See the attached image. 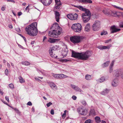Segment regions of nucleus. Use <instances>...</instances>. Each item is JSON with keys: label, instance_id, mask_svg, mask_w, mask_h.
I'll return each mask as SVG.
<instances>
[{"label": "nucleus", "instance_id": "1", "mask_svg": "<svg viewBox=\"0 0 123 123\" xmlns=\"http://www.w3.org/2000/svg\"><path fill=\"white\" fill-rule=\"evenodd\" d=\"M92 55L91 52L87 50L85 52L81 53L75 52L74 51H72V56L82 60H86Z\"/></svg>", "mask_w": 123, "mask_h": 123}, {"label": "nucleus", "instance_id": "2", "mask_svg": "<svg viewBox=\"0 0 123 123\" xmlns=\"http://www.w3.org/2000/svg\"><path fill=\"white\" fill-rule=\"evenodd\" d=\"M37 25V22H34L26 27L25 30L27 34L31 36H36L38 32Z\"/></svg>", "mask_w": 123, "mask_h": 123}, {"label": "nucleus", "instance_id": "3", "mask_svg": "<svg viewBox=\"0 0 123 123\" xmlns=\"http://www.w3.org/2000/svg\"><path fill=\"white\" fill-rule=\"evenodd\" d=\"M51 28L53 29V31H49L48 33L50 37H57L58 35L61 33L62 28L60 27L57 23L54 24Z\"/></svg>", "mask_w": 123, "mask_h": 123}, {"label": "nucleus", "instance_id": "4", "mask_svg": "<svg viewBox=\"0 0 123 123\" xmlns=\"http://www.w3.org/2000/svg\"><path fill=\"white\" fill-rule=\"evenodd\" d=\"M74 6L75 7L78 8L80 10L85 12L82 14V18H83L84 19L86 17H91V13L89 9L84 8L82 6H80L74 5Z\"/></svg>", "mask_w": 123, "mask_h": 123}, {"label": "nucleus", "instance_id": "5", "mask_svg": "<svg viewBox=\"0 0 123 123\" xmlns=\"http://www.w3.org/2000/svg\"><path fill=\"white\" fill-rule=\"evenodd\" d=\"M84 38V37L82 36H74L71 37L70 40L71 42L75 44L80 42Z\"/></svg>", "mask_w": 123, "mask_h": 123}, {"label": "nucleus", "instance_id": "6", "mask_svg": "<svg viewBox=\"0 0 123 123\" xmlns=\"http://www.w3.org/2000/svg\"><path fill=\"white\" fill-rule=\"evenodd\" d=\"M71 28L74 31L79 32H81L82 29L81 25L79 23L73 24Z\"/></svg>", "mask_w": 123, "mask_h": 123}, {"label": "nucleus", "instance_id": "7", "mask_svg": "<svg viewBox=\"0 0 123 123\" xmlns=\"http://www.w3.org/2000/svg\"><path fill=\"white\" fill-rule=\"evenodd\" d=\"M103 12L106 15H111L114 17L118 16L117 12L115 11H112L109 10H103Z\"/></svg>", "mask_w": 123, "mask_h": 123}, {"label": "nucleus", "instance_id": "8", "mask_svg": "<svg viewBox=\"0 0 123 123\" xmlns=\"http://www.w3.org/2000/svg\"><path fill=\"white\" fill-rule=\"evenodd\" d=\"M100 22L99 21H96L92 25L93 30L95 31L98 30L100 28Z\"/></svg>", "mask_w": 123, "mask_h": 123}, {"label": "nucleus", "instance_id": "9", "mask_svg": "<svg viewBox=\"0 0 123 123\" xmlns=\"http://www.w3.org/2000/svg\"><path fill=\"white\" fill-rule=\"evenodd\" d=\"M67 16L68 18L72 20L77 19L78 17V15L76 13L69 14H68Z\"/></svg>", "mask_w": 123, "mask_h": 123}, {"label": "nucleus", "instance_id": "10", "mask_svg": "<svg viewBox=\"0 0 123 123\" xmlns=\"http://www.w3.org/2000/svg\"><path fill=\"white\" fill-rule=\"evenodd\" d=\"M78 111L80 114L83 116L86 115L88 113L86 109L81 108H78Z\"/></svg>", "mask_w": 123, "mask_h": 123}, {"label": "nucleus", "instance_id": "11", "mask_svg": "<svg viewBox=\"0 0 123 123\" xmlns=\"http://www.w3.org/2000/svg\"><path fill=\"white\" fill-rule=\"evenodd\" d=\"M110 30L111 33H112L119 31L120 30V29H117L115 26L113 25L111 27Z\"/></svg>", "mask_w": 123, "mask_h": 123}, {"label": "nucleus", "instance_id": "12", "mask_svg": "<svg viewBox=\"0 0 123 123\" xmlns=\"http://www.w3.org/2000/svg\"><path fill=\"white\" fill-rule=\"evenodd\" d=\"M54 12H55V14L56 20L57 22H58L59 21L60 15L58 12L57 11H54Z\"/></svg>", "mask_w": 123, "mask_h": 123}, {"label": "nucleus", "instance_id": "13", "mask_svg": "<svg viewBox=\"0 0 123 123\" xmlns=\"http://www.w3.org/2000/svg\"><path fill=\"white\" fill-rule=\"evenodd\" d=\"M112 85L114 87H116L118 85V80L117 78L114 79L112 82Z\"/></svg>", "mask_w": 123, "mask_h": 123}, {"label": "nucleus", "instance_id": "14", "mask_svg": "<svg viewBox=\"0 0 123 123\" xmlns=\"http://www.w3.org/2000/svg\"><path fill=\"white\" fill-rule=\"evenodd\" d=\"M60 40V39L59 38H50L48 40V41L51 43H54Z\"/></svg>", "mask_w": 123, "mask_h": 123}, {"label": "nucleus", "instance_id": "15", "mask_svg": "<svg viewBox=\"0 0 123 123\" xmlns=\"http://www.w3.org/2000/svg\"><path fill=\"white\" fill-rule=\"evenodd\" d=\"M71 86L73 89L75 90L76 91L80 92H81V90L78 86L72 84L71 85Z\"/></svg>", "mask_w": 123, "mask_h": 123}, {"label": "nucleus", "instance_id": "16", "mask_svg": "<svg viewBox=\"0 0 123 123\" xmlns=\"http://www.w3.org/2000/svg\"><path fill=\"white\" fill-rule=\"evenodd\" d=\"M110 90L107 89H105L100 92V94L102 95H105L108 93Z\"/></svg>", "mask_w": 123, "mask_h": 123}, {"label": "nucleus", "instance_id": "17", "mask_svg": "<svg viewBox=\"0 0 123 123\" xmlns=\"http://www.w3.org/2000/svg\"><path fill=\"white\" fill-rule=\"evenodd\" d=\"M114 63V61H112L111 63L110 66L109 72L110 73H111L113 71V67Z\"/></svg>", "mask_w": 123, "mask_h": 123}, {"label": "nucleus", "instance_id": "18", "mask_svg": "<svg viewBox=\"0 0 123 123\" xmlns=\"http://www.w3.org/2000/svg\"><path fill=\"white\" fill-rule=\"evenodd\" d=\"M68 52V49L67 47H66L65 49L63 51L62 55L63 56V57H66L67 55Z\"/></svg>", "mask_w": 123, "mask_h": 123}, {"label": "nucleus", "instance_id": "19", "mask_svg": "<svg viewBox=\"0 0 123 123\" xmlns=\"http://www.w3.org/2000/svg\"><path fill=\"white\" fill-rule=\"evenodd\" d=\"M105 78L104 76L102 77L99 79L97 80H96L97 82L100 83H102L105 81Z\"/></svg>", "mask_w": 123, "mask_h": 123}, {"label": "nucleus", "instance_id": "20", "mask_svg": "<svg viewBox=\"0 0 123 123\" xmlns=\"http://www.w3.org/2000/svg\"><path fill=\"white\" fill-rule=\"evenodd\" d=\"M117 70L120 74H121V78L123 79V70L121 68L117 69Z\"/></svg>", "mask_w": 123, "mask_h": 123}, {"label": "nucleus", "instance_id": "21", "mask_svg": "<svg viewBox=\"0 0 123 123\" xmlns=\"http://www.w3.org/2000/svg\"><path fill=\"white\" fill-rule=\"evenodd\" d=\"M91 75L88 74H86L85 76V79L87 80H90L93 79Z\"/></svg>", "mask_w": 123, "mask_h": 123}, {"label": "nucleus", "instance_id": "22", "mask_svg": "<svg viewBox=\"0 0 123 123\" xmlns=\"http://www.w3.org/2000/svg\"><path fill=\"white\" fill-rule=\"evenodd\" d=\"M59 79H61L63 78H66L68 77V76L66 75H64L63 74H59Z\"/></svg>", "mask_w": 123, "mask_h": 123}, {"label": "nucleus", "instance_id": "23", "mask_svg": "<svg viewBox=\"0 0 123 123\" xmlns=\"http://www.w3.org/2000/svg\"><path fill=\"white\" fill-rule=\"evenodd\" d=\"M110 61H108L104 63L102 65V67L103 68H104L108 66L109 63Z\"/></svg>", "mask_w": 123, "mask_h": 123}, {"label": "nucleus", "instance_id": "24", "mask_svg": "<svg viewBox=\"0 0 123 123\" xmlns=\"http://www.w3.org/2000/svg\"><path fill=\"white\" fill-rule=\"evenodd\" d=\"M90 30V26L89 23L86 26L85 28V30L86 31H88Z\"/></svg>", "mask_w": 123, "mask_h": 123}, {"label": "nucleus", "instance_id": "25", "mask_svg": "<svg viewBox=\"0 0 123 123\" xmlns=\"http://www.w3.org/2000/svg\"><path fill=\"white\" fill-rule=\"evenodd\" d=\"M61 5V3L56 4L54 8L56 9H60Z\"/></svg>", "mask_w": 123, "mask_h": 123}, {"label": "nucleus", "instance_id": "26", "mask_svg": "<svg viewBox=\"0 0 123 123\" xmlns=\"http://www.w3.org/2000/svg\"><path fill=\"white\" fill-rule=\"evenodd\" d=\"M82 2L86 4L88 3H91L92 2L91 0H81Z\"/></svg>", "mask_w": 123, "mask_h": 123}, {"label": "nucleus", "instance_id": "27", "mask_svg": "<svg viewBox=\"0 0 123 123\" xmlns=\"http://www.w3.org/2000/svg\"><path fill=\"white\" fill-rule=\"evenodd\" d=\"M90 17H86L84 19L83 18H82L83 21L85 23H86L88 22L90 19Z\"/></svg>", "mask_w": 123, "mask_h": 123}, {"label": "nucleus", "instance_id": "28", "mask_svg": "<svg viewBox=\"0 0 123 123\" xmlns=\"http://www.w3.org/2000/svg\"><path fill=\"white\" fill-rule=\"evenodd\" d=\"M57 46H55L52 48H50V51H55V50L57 49Z\"/></svg>", "mask_w": 123, "mask_h": 123}, {"label": "nucleus", "instance_id": "29", "mask_svg": "<svg viewBox=\"0 0 123 123\" xmlns=\"http://www.w3.org/2000/svg\"><path fill=\"white\" fill-rule=\"evenodd\" d=\"M18 79L20 82L21 83L24 82H25L24 79L21 76L19 77L18 78Z\"/></svg>", "mask_w": 123, "mask_h": 123}, {"label": "nucleus", "instance_id": "30", "mask_svg": "<svg viewBox=\"0 0 123 123\" xmlns=\"http://www.w3.org/2000/svg\"><path fill=\"white\" fill-rule=\"evenodd\" d=\"M95 120L96 122L97 123H99L100 122V118L99 117H96L95 118Z\"/></svg>", "mask_w": 123, "mask_h": 123}, {"label": "nucleus", "instance_id": "31", "mask_svg": "<svg viewBox=\"0 0 123 123\" xmlns=\"http://www.w3.org/2000/svg\"><path fill=\"white\" fill-rule=\"evenodd\" d=\"M59 74H52V76L55 78L57 79H59Z\"/></svg>", "mask_w": 123, "mask_h": 123}, {"label": "nucleus", "instance_id": "32", "mask_svg": "<svg viewBox=\"0 0 123 123\" xmlns=\"http://www.w3.org/2000/svg\"><path fill=\"white\" fill-rule=\"evenodd\" d=\"M49 85L52 88H54L56 86V85L54 83L51 82L49 83Z\"/></svg>", "mask_w": 123, "mask_h": 123}, {"label": "nucleus", "instance_id": "33", "mask_svg": "<svg viewBox=\"0 0 123 123\" xmlns=\"http://www.w3.org/2000/svg\"><path fill=\"white\" fill-rule=\"evenodd\" d=\"M22 64H23L27 66L29 65L30 64L29 62L27 61L22 62Z\"/></svg>", "mask_w": 123, "mask_h": 123}, {"label": "nucleus", "instance_id": "34", "mask_svg": "<svg viewBox=\"0 0 123 123\" xmlns=\"http://www.w3.org/2000/svg\"><path fill=\"white\" fill-rule=\"evenodd\" d=\"M70 61V60H68L67 59H62L60 60V61L62 62H66L68 61Z\"/></svg>", "mask_w": 123, "mask_h": 123}, {"label": "nucleus", "instance_id": "35", "mask_svg": "<svg viewBox=\"0 0 123 123\" xmlns=\"http://www.w3.org/2000/svg\"><path fill=\"white\" fill-rule=\"evenodd\" d=\"M111 44L109 45L106 46H104V49H110V48L111 46Z\"/></svg>", "mask_w": 123, "mask_h": 123}, {"label": "nucleus", "instance_id": "36", "mask_svg": "<svg viewBox=\"0 0 123 123\" xmlns=\"http://www.w3.org/2000/svg\"><path fill=\"white\" fill-rule=\"evenodd\" d=\"M107 34V32L106 31H103L101 34V35H106Z\"/></svg>", "mask_w": 123, "mask_h": 123}, {"label": "nucleus", "instance_id": "37", "mask_svg": "<svg viewBox=\"0 0 123 123\" xmlns=\"http://www.w3.org/2000/svg\"><path fill=\"white\" fill-rule=\"evenodd\" d=\"M95 111L94 109L91 110L90 112V115H93L94 114Z\"/></svg>", "mask_w": 123, "mask_h": 123}, {"label": "nucleus", "instance_id": "38", "mask_svg": "<svg viewBox=\"0 0 123 123\" xmlns=\"http://www.w3.org/2000/svg\"><path fill=\"white\" fill-rule=\"evenodd\" d=\"M104 46H103V45H100V46H98V47H97V48L101 49V50H103V49H104Z\"/></svg>", "mask_w": 123, "mask_h": 123}, {"label": "nucleus", "instance_id": "39", "mask_svg": "<svg viewBox=\"0 0 123 123\" xmlns=\"http://www.w3.org/2000/svg\"><path fill=\"white\" fill-rule=\"evenodd\" d=\"M49 54L51 56V57H54V56H53V55H52V53H53L54 52V51H50V48L49 49Z\"/></svg>", "mask_w": 123, "mask_h": 123}, {"label": "nucleus", "instance_id": "40", "mask_svg": "<svg viewBox=\"0 0 123 123\" xmlns=\"http://www.w3.org/2000/svg\"><path fill=\"white\" fill-rule=\"evenodd\" d=\"M114 6L115 8H116L117 9L123 11V8H122L121 7L117 6L115 5Z\"/></svg>", "mask_w": 123, "mask_h": 123}, {"label": "nucleus", "instance_id": "41", "mask_svg": "<svg viewBox=\"0 0 123 123\" xmlns=\"http://www.w3.org/2000/svg\"><path fill=\"white\" fill-rule=\"evenodd\" d=\"M84 123H92L91 120L89 119L86 120Z\"/></svg>", "mask_w": 123, "mask_h": 123}, {"label": "nucleus", "instance_id": "42", "mask_svg": "<svg viewBox=\"0 0 123 123\" xmlns=\"http://www.w3.org/2000/svg\"><path fill=\"white\" fill-rule=\"evenodd\" d=\"M115 75L116 77H118L119 75H120L119 74V73L117 71V70H116V73L115 74Z\"/></svg>", "mask_w": 123, "mask_h": 123}, {"label": "nucleus", "instance_id": "43", "mask_svg": "<svg viewBox=\"0 0 123 123\" xmlns=\"http://www.w3.org/2000/svg\"><path fill=\"white\" fill-rule=\"evenodd\" d=\"M9 86L10 88L12 89H13L14 87V85L12 83L10 84L9 85Z\"/></svg>", "mask_w": 123, "mask_h": 123}, {"label": "nucleus", "instance_id": "44", "mask_svg": "<svg viewBox=\"0 0 123 123\" xmlns=\"http://www.w3.org/2000/svg\"><path fill=\"white\" fill-rule=\"evenodd\" d=\"M52 103H51L50 102H49L48 103H47L46 104V105L48 107H49L50 105H52Z\"/></svg>", "mask_w": 123, "mask_h": 123}, {"label": "nucleus", "instance_id": "45", "mask_svg": "<svg viewBox=\"0 0 123 123\" xmlns=\"http://www.w3.org/2000/svg\"><path fill=\"white\" fill-rule=\"evenodd\" d=\"M82 104L84 105H86V102L85 100H82L81 102Z\"/></svg>", "mask_w": 123, "mask_h": 123}, {"label": "nucleus", "instance_id": "46", "mask_svg": "<svg viewBox=\"0 0 123 123\" xmlns=\"http://www.w3.org/2000/svg\"><path fill=\"white\" fill-rule=\"evenodd\" d=\"M8 69H6L5 71V73L6 75H7L8 74Z\"/></svg>", "mask_w": 123, "mask_h": 123}, {"label": "nucleus", "instance_id": "47", "mask_svg": "<svg viewBox=\"0 0 123 123\" xmlns=\"http://www.w3.org/2000/svg\"><path fill=\"white\" fill-rule=\"evenodd\" d=\"M55 1L56 4L61 3L60 0H55Z\"/></svg>", "mask_w": 123, "mask_h": 123}, {"label": "nucleus", "instance_id": "48", "mask_svg": "<svg viewBox=\"0 0 123 123\" xmlns=\"http://www.w3.org/2000/svg\"><path fill=\"white\" fill-rule=\"evenodd\" d=\"M16 30L18 32H20L21 31L20 29L19 28H16Z\"/></svg>", "mask_w": 123, "mask_h": 123}, {"label": "nucleus", "instance_id": "49", "mask_svg": "<svg viewBox=\"0 0 123 123\" xmlns=\"http://www.w3.org/2000/svg\"><path fill=\"white\" fill-rule=\"evenodd\" d=\"M72 98L74 100H75L77 98V97L73 95L72 97Z\"/></svg>", "mask_w": 123, "mask_h": 123}, {"label": "nucleus", "instance_id": "50", "mask_svg": "<svg viewBox=\"0 0 123 123\" xmlns=\"http://www.w3.org/2000/svg\"><path fill=\"white\" fill-rule=\"evenodd\" d=\"M51 114L52 115H53L54 114V110L53 109H52L50 111Z\"/></svg>", "mask_w": 123, "mask_h": 123}, {"label": "nucleus", "instance_id": "51", "mask_svg": "<svg viewBox=\"0 0 123 123\" xmlns=\"http://www.w3.org/2000/svg\"><path fill=\"white\" fill-rule=\"evenodd\" d=\"M66 114L65 113H64L62 115V116L63 118H64L66 117Z\"/></svg>", "mask_w": 123, "mask_h": 123}, {"label": "nucleus", "instance_id": "52", "mask_svg": "<svg viewBox=\"0 0 123 123\" xmlns=\"http://www.w3.org/2000/svg\"><path fill=\"white\" fill-rule=\"evenodd\" d=\"M14 110L17 112L18 113L19 112V111L16 108H12Z\"/></svg>", "mask_w": 123, "mask_h": 123}, {"label": "nucleus", "instance_id": "53", "mask_svg": "<svg viewBox=\"0 0 123 123\" xmlns=\"http://www.w3.org/2000/svg\"><path fill=\"white\" fill-rule=\"evenodd\" d=\"M27 105H28L31 106L32 105V104L31 102L29 101L27 103Z\"/></svg>", "mask_w": 123, "mask_h": 123}, {"label": "nucleus", "instance_id": "54", "mask_svg": "<svg viewBox=\"0 0 123 123\" xmlns=\"http://www.w3.org/2000/svg\"><path fill=\"white\" fill-rule=\"evenodd\" d=\"M111 39H110V40H107L106 41H105V43H108L110 41L111 42Z\"/></svg>", "mask_w": 123, "mask_h": 123}, {"label": "nucleus", "instance_id": "55", "mask_svg": "<svg viewBox=\"0 0 123 123\" xmlns=\"http://www.w3.org/2000/svg\"><path fill=\"white\" fill-rule=\"evenodd\" d=\"M54 52L53 53H52V55H53V56H54V57H55V58H56L57 57V56H55V54L54 53Z\"/></svg>", "mask_w": 123, "mask_h": 123}, {"label": "nucleus", "instance_id": "56", "mask_svg": "<svg viewBox=\"0 0 123 123\" xmlns=\"http://www.w3.org/2000/svg\"><path fill=\"white\" fill-rule=\"evenodd\" d=\"M5 98L6 100L7 101V102H9V99L8 97V96H6L5 97Z\"/></svg>", "mask_w": 123, "mask_h": 123}, {"label": "nucleus", "instance_id": "57", "mask_svg": "<svg viewBox=\"0 0 123 123\" xmlns=\"http://www.w3.org/2000/svg\"><path fill=\"white\" fill-rule=\"evenodd\" d=\"M18 45L19 47L23 49H24V47L22 46L19 44H18Z\"/></svg>", "mask_w": 123, "mask_h": 123}, {"label": "nucleus", "instance_id": "58", "mask_svg": "<svg viewBox=\"0 0 123 123\" xmlns=\"http://www.w3.org/2000/svg\"><path fill=\"white\" fill-rule=\"evenodd\" d=\"M3 92H2V90L0 89V93L2 95L3 94Z\"/></svg>", "mask_w": 123, "mask_h": 123}, {"label": "nucleus", "instance_id": "59", "mask_svg": "<svg viewBox=\"0 0 123 123\" xmlns=\"http://www.w3.org/2000/svg\"><path fill=\"white\" fill-rule=\"evenodd\" d=\"M22 14V12H18V16H20Z\"/></svg>", "mask_w": 123, "mask_h": 123}, {"label": "nucleus", "instance_id": "60", "mask_svg": "<svg viewBox=\"0 0 123 123\" xmlns=\"http://www.w3.org/2000/svg\"><path fill=\"white\" fill-rule=\"evenodd\" d=\"M35 80H37L38 81H41V80L38 79V78H35Z\"/></svg>", "mask_w": 123, "mask_h": 123}, {"label": "nucleus", "instance_id": "61", "mask_svg": "<svg viewBox=\"0 0 123 123\" xmlns=\"http://www.w3.org/2000/svg\"><path fill=\"white\" fill-rule=\"evenodd\" d=\"M1 10L2 11H4L5 10V7L3 6L1 8Z\"/></svg>", "mask_w": 123, "mask_h": 123}, {"label": "nucleus", "instance_id": "62", "mask_svg": "<svg viewBox=\"0 0 123 123\" xmlns=\"http://www.w3.org/2000/svg\"><path fill=\"white\" fill-rule=\"evenodd\" d=\"M8 27L11 29H12L13 28V27L12 25H9Z\"/></svg>", "mask_w": 123, "mask_h": 123}, {"label": "nucleus", "instance_id": "63", "mask_svg": "<svg viewBox=\"0 0 123 123\" xmlns=\"http://www.w3.org/2000/svg\"><path fill=\"white\" fill-rule=\"evenodd\" d=\"M32 111L33 112H35V109L34 107H32Z\"/></svg>", "mask_w": 123, "mask_h": 123}, {"label": "nucleus", "instance_id": "64", "mask_svg": "<svg viewBox=\"0 0 123 123\" xmlns=\"http://www.w3.org/2000/svg\"><path fill=\"white\" fill-rule=\"evenodd\" d=\"M120 26L121 28H123V23L120 24Z\"/></svg>", "mask_w": 123, "mask_h": 123}]
</instances>
